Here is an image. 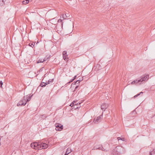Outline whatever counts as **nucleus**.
I'll return each instance as SVG.
<instances>
[{"instance_id":"nucleus-1","label":"nucleus","mask_w":155,"mask_h":155,"mask_svg":"<svg viewBox=\"0 0 155 155\" xmlns=\"http://www.w3.org/2000/svg\"><path fill=\"white\" fill-rule=\"evenodd\" d=\"M149 78V75L148 74H145L142 75L140 78H138L131 82V84L136 85H140L143 84L144 82L148 80Z\"/></svg>"},{"instance_id":"nucleus-2","label":"nucleus","mask_w":155,"mask_h":155,"mask_svg":"<svg viewBox=\"0 0 155 155\" xmlns=\"http://www.w3.org/2000/svg\"><path fill=\"white\" fill-rule=\"evenodd\" d=\"M32 94L31 96L30 94L28 95L24 96L22 99L20 100L17 104V106H22L25 105L27 102L29 101L31 97L33 96Z\"/></svg>"},{"instance_id":"nucleus-3","label":"nucleus","mask_w":155,"mask_h":155,"mask_svg":"<svg viewBox=\"0 0 155 155\" xmlns=\"http://www.w3.org/2000/svg\"><path fill=\"white\" fill-rule=\"evenodd\" d=\"M40 144L41 142L32 143H31V146L36 150H41Z\"/></svg>"},{"instance_id":"nucleus-4","label":"nucleus","mask_w":155,"mask_h":155,"mask_svg":"<svg viewBox=\"0 0 155 155\" xmlns=\"http://www.w3.org/2000/svg\"><path fill=\"white\" fill-rule=\"evenodd\" d=\"M114 151L117 152L119 154H122L125 153V150L122 146H118L115 148Z\"/></svg>"},{"instance_id":"nucleus-5","label":"nucleus","mask_w":155,"mask_h":155,"mask_svg":"<svg viewBox=\"0 0 155 155\" xmlns=\"http://www.w3.org/2000/svg\"><path fill=\"white\" fill-rule=\"evenodd\" d=\"M56 127V130L61 131L63 129V126L59 123H56L55 124Z\"/></svg>"},{"instance_id":"nucleus-6","label":"nucleus","mask_w":155,"mask_h":155,"mask_svg":"<svg viewBox=\"0 0 155 155\" xmlns=\"http://www.w3.org/2000/svg\"><path fill=\"white\" fill-rule=\"evenodd\" d=\"M103 116L102 115H101L97 118H94L93 122L94 123L97 124L98 122L101 121V120Z\"/></svg>"},{"instance_id":"nucleus-7","label":"nucleus","mask_w":155,"mask_h":155,"mask_svg":"<svg viewBox=\"0 0 155 155\" xmlns=\"http://www.w3.org/2000/svg\"><path fill=\"white\" fill-rule=\"evenodd\" d=\"M62 54L63 58L64 59V60L65 61H68V58H67L68 55L67 54V51H63L62 53Z\"/></svg>"},{"instance_id":"nucleus-8","label":"nucleus","mask_w":155,"mask_h":155,"mask_svg":"<svg viewBox=\"0 0 155 155\" xmlns=\"http://www.w3.org/2000/svg\"><path fill=\"white\" fill-rule=\"evenodd\" d=\"M101 69V65L99 64H97L96 66H94L93 69H94L95 71H97Z\"/></svg>"},{"instance_id":"nucleus-9","label":"nucleus","mask_w":155,"mask_h":155,"mask_svg":"<svg viewBox=\"0 0 155 155\" xmlns=\"http://www.w3.org/2000/svg\"><path fill=\"white\" fill-rule=\"evenodd\" d=\"M108 104L105 103H103L101 105V109L103 110H105L108 107Z\"/></svg>"},{"instance_id":"nucleus-10","label":"nucleus","mask_w":155,"mask_h":155,"mask_svg":"<svg viewBox=\"0 0 155 155\" xmlns=\"http://www.w3.org/2000/svg\"><path fill=\"white\" fill-rule=\"evenodd\" d=\"M40 146H41V150L42 149H45L47 148L48 145L45 143L41 142Z\"/></svg>"},{"instance_id":"nucleus-11","label":"nucleus","mask_w":155,"mask_h":155,"mask_svg":"<svg viewBox=\"0 0 155 155\" xmlns=\"http://www.w3.org/2000/svg\"><path fill=\"white\" fill-rule=\"evenodd\" d=\"M45 60L44 59H39L36 62L37 63H40L43 62L44 61H45Z\"/></svg>"},{"instance_id":"nucleus-12","label":"nucleus","mask_w":155,"mask_h":155,"mask_svg":"<svg viewBox=\"0 0 155 155\" xmlns=\"http://www.w3.org/2000/svg\"><path fill=\"white\" fill-rule=\"evenodd\" d=\"M71 151V149L70 148H68L67 150V151L65 154V155H67L68 154L70 153Z\"/></svg>"},{"instance_id":"nucleus-13","label":"nucleus","mask_w":155,"mask_h":155,"mask_svg":"<svg viewBox=\"0 0 155 155\" xmlns=\"http://www.w3.org/2000/svg\"><path fill=\"white\" fill-rule=\"evenodd\" d=\"M5 0H0V6H2L5 4Z\"/></svg>"},{"instance_id":"nucleus-14","label":"nucleus","mask_w":155,"mask_h":155,"mask_svg":"<svg viewBox=\"0 0 155 155\" xmlns=\"http://www.w3.org/2000/svg\"><path fill=\"white\" fill-rule=\"evenodd\" d=\"M100 147H99L98 148V149L101 150H102L104 151H106L107 150L105 149H104L103 147H102V145H100Z\"/></svg>"},{"instance_id":"nucleus-15","label":"nucleus","mask_w":155,"mask_h":155,"mask_svg":"<svg viewBox=\"0 0 155 155\" xmlns=\"http://www.w3.org/2000/svg\"><path fill=\"white\" fill-rule=\"evenodd\" d=\"M149 155H155V149L150 152Z\"/></svg>"},{"instance_id":"nucleus-16","label":"nucleus","mask_w":155,"mask_h":155,"mask_svg":"<svg viewBox=\"0 0 155 155\" xmlns=\"http://www.w3.org/2000/svg\"><path fill=\"white\" fill-rule=\"evenodd\" d=\"M48 84L47 83L42 82L40 85V86L42 87H45L46 85Z\"/></svg>"},{"instance_id":"nucleus-17","label":"nucleus","mask_w":155,"mask_h":155,"mask_svg":"<svg viewBox=\"0 0 155 155\" xmlns=\"http://www.w3.org/2000/svg\"><path fill=\"white\" fill-rule=\"evenodd\" d=\"M29 2V0H24L22 2L23 4L26 5Z\"/></svg>"},{"instance_id":"nucleus-18","label":"nucleus","mask_w":155,"mask_h":155,"mask_svg":"<svg viewBox=\"0 0 155 155\" xmlns=\"http://www.w3.org/2000/svg\"><path fill=\"white\" fill-rule=\"evenodd\" d=\"M119 153L117 152H116V151H114V150L112 151V155H117Z\"/></svg>"},{"instance_id":"nucleus-19","label":"nucleus","mask_w":155,"mask_h":155,"mask_svg":"<svg viewBox=\"0 0 155 155\" xmlns=\"http://www.w3.org/2000/svg\"><path fill=\"white\" fill-rule=\"evenodd\" d=\"M35 42L34 43H33V42L30 43H29V45L30 46L33 48L35 44Z\"/></svg>"},{"instance_id":"nucleus-20","label":"nucleus","mask_w":155,"mask_h":155,"mask_svg":"<svg viewBox=\"0 0 155 155\" xmlns=\"http://www.w3.org/2000/svg\"><path fill=\"white\" fill-rule=\"evenodd\" d=\"M58 23L61 22V25L62 26L63 25V22L62 21V20L61 19H59L58 20Z\"/></svg>"},{"instance_id":"nucleus-21","label":"nucleus","mask_w":155,"mask_h":155,"mask_svg":"<svg viewBox=\"0 0 155 155\" xmlns=\"http://www.w3.org/2000/svg\"><path fill=\"white\" fill-rule=\"evenodd\" d=\"M53 81H54V79H49L48 81V82H47L48 83V84H50Z\"/></svg>"},{"instance_id":"nucleus-22","label":"nucleus","mask_w":155,"mask_h":155,"mask_svg":"<svg viewBox=\"0 0 155 155\" xmlns=\"http://www.w3.org/2000/svg\"><path fill=\"white\" fill-rule=\"evenodd\" d=\"M79 104L78 105V104H75L74 106V107L75 108V109H77L79 107Z\"/></svg>"},{"instance_id":"nucleus-23","label":"nucleus","mask_w":155,"mask_h":155,"mask_svg":"<svg viewBox=\"0 0 155 155\" xmlns=\"http://www.w3.org/2000/svg\"><path fill=\"white\" fill-rule=\"evenodd\" d=\"M143 94V92H140L139 93V94H137L136 95L134 96V97L136 98V97H137L139 95H140L141 94Z\"/></svg>"},{"instance_id":"nucleus-24","label":"nucleus","mask_w":155,"mask_h":155,"mask_svg":"<svg viewBox=\"0 0 155 155\" xmlns=\"http://www.w3.org/2000/svg\"><path fill=\"white\" fill-rule=\"evenodd\" d=\"M46 117H47L45 115H43L41 116V118L43 120L45 119Z\"/></svg>"},{"instance_id":"nucleus-25","label":"nucleus","mask_w":155,"mask_h":155,"mask_svg":"<svg viewBox=\"0 0 155 155\" xmlns=\"http://www.w3.org/2000/svg\"><path fill=\"white\" fill-rule=\"evenodd\" d=\"M75 103V102H74V101L73 102V103L71 104L70 106H71V107H72L73 106H74V103Z\"/></svg>"},{"instance_id":"nucleus-26","label":"nucleus","mask_w":155,"mask_h":155,"mask_svg":"<svg viewBox=\"0 0 155 155\" xmlns=\"http://www.w3.org/2000/svg\"><path fill=\"white\" fill-rule=\"evenodd\" d=\"M3 84V82L2 81H0V87H2V85Z\"/></svg>"},{"instance_id":"nucleus-27","label":"nucleus","mask_w":155,"mask_h":155,"mask_svg":"<svg viewBox=\"0 0 155 155\" xmlns=\"http://www.w3.org/2000/svg\"><path fill=\"white\" fill-rule=\"evenodd\" d=\"M98 147H97V146H95V147L94 148V149L95 150V149H98Z\"/></svg>"},{"instance_id":"nucleus-28","label":"nucleus","mask_w":155,"mask_h":155,"mask_svg":"<svg viewBox=\"0 0 155 155\" xmlns=\"http://www.w3.org/2000/svg\"><path fill=\"white\" fill-rule=\"evenodd\" d=\"M62 17H63V18H65L66 17V14L65 15H62Z\"/></svg>"},{"instance_id":"nucleus-29","label":"nucleus","mask_w":155,"mask_h":155,"mask_svg":"<svg viewBox=\"0 0 155 155\" xmlns=\"http://www.w3.org/2000/svg\"><path fill=\"white\" fill-rule=\"evenodd\" d=\"M79 81H80V80H77V81L75 82V83L76 84H77H77H79V83H80V82H79Z\"/></svg>"},{"instance_id":"nucleus-30","label":"nucleus","mask_w":155,"mask_h":155,"mask_svg":"<svg viewBox=\"0 0 155 155\" xmlns=\"http://www.w3.org/2000/svg\"><path fill=\"white\" fill-rule=\"evenodd\" d=\"M121 138L120 137H117V139L118 140H121Z\"/></svg>"},{"instance_id":"nucleus-31","label":"nucleus","mask_w":155,"mask_h":155,"mask_svg":"<svg viewBox=\"0 0 155 155\" xmlns=\"http://www.w3.org/2000/svg\"><path fill=\"white\" fill-rule=\"evenodd\" d=\"M74 81V80H73V79H72L69 82H68V83H70L71 82H72L73 81Z\"/></svg>"},{"instance_id":"nucleus-32","label":"nucleus","mask_w":155,"mask_h":155,"mask_svg":"<svg viewBox=\"0 0 155 155\" xmlns=\"http://www.w3.org/2000/svg\"><path fill=\"white\" fill-rule=\"evenodd\" d=\"M121 140H122L123 141H125V138H121Z\"/></svg>"},{"instance_id":"nucleus-33","label":"nucleus","mask_w":155,"mask_h":155,"mask_svg":"<svg viewBox=\"0 0 155 155\" xmlns=\"http://www.w3.org/2000/svg\"><path fill=\"white\" fill-rule=\"evenodd\" d=\"M77 78V76L76 75H75V76H74V78H73V80H74L75 79Z\"/></svg>"},{"instance_id":"nucleus-34","label":"nucleus","mask_w":155,"mask_h":155,"mask_svg":"<svg viewBox=\"0 0 155 155\" xmlns=\"http://www.w3.org/2000/svg\"><path fill=\"white\" fill-rule=\"evenodd\" d=\"M83 80V78H81V79H79L78 80H80L79 81V82H80V81H82V80Z\"/></svg>"},{"instance_id":"nucleus-35","label":"nucleus","mask_w":155,"mask_h":155,"mask_svg":"<svg viewBox=\"0 0 155 155\" xmlns=\"http://www.w3.org/2000/svg\"><path fill=\"white\" fill-rule=\"evenodd\" d=\"M78 87V86H77L75 88V90L77 89Z\"/></svg>"},{"instance_id":"nucleus-36","label":"nucleus","mask_w":155,"mask_h":155,"mask_svg":"<svg viewBox=\"0 0 155 155\" xmlns=\"http://www.w3.org/2000/svg\"><path fill=\"white\" fill-rule=\"evenodd\" d=\"M153 118H154V119H155V115L154 116H153Z\"/></svg>"},{"instance_id":"nucleus-37","label":"nucleus","mask_w":155,"mask_h":155,"mask_svg":"<svg viewBox=\"0 0 155 155\" xmlns=\"http://www.w3.org/2000/svg\"><path fill=\"white\" fill-rule=\"evenodd\" d=\"M41 69L39 70V71H41Z\"/></svg>"},{"instance_id":"nucleus-38","label":"nucleus","mask_w":155,"mask_h":155,"mask_svg":"<svg viewBox=\"0 0 155 155\" xmlns=\"http://www.w3.org/2000/svg\"><path fill=\"white\" fill-rule=\"evenodd\" d=\"M41 69L39 70V71H41Z\"/></svg>"},{"instance_id":"nucleus-39","label":"nucleus","mask_w":155,"mask_h":155,"mask_svg":"<svg viewBox=\"0 0 155 155\" xmlns=\"http://www.w3.org/2000/svg\"><path fill=\"white\" fill-rule=\"evenodd\" d=\"M38 43V42L37 43H36V44H37Z\"/></svg>"},{"instance_id":"nucleus-40","label":"nucleus","mask_w":155,"mask_h":155,"mask_svg":"<svg viewBox=\"0 0 155 155\" xmlns=\"http://www.w3.org/2000/svg\"><path fill=\"white\" fill-rule=\"evenodd\" d=\"M81 104V103H80L79 104Z\"/></svg>"}]
</instances>
